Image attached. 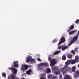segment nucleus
Instances as JSON below:
<instances>
[{"instance_id": "nucleus-21", "label": "nucleus", "mask_w": 79, "mask_h": 79, "mask_svg": "<svg viewBox=\"0 0 79 79\" xmlns=\"http://www.w3.org/2000/svg\"><path fill=\"white\" fill-rule=\"evenodd\" d=\"M2 76H3V77H4L5 78L6 77V73H2Z\"/></svg>"}, {"instance_id": "nucleus-5", "label": "nucleus", "mask_w": 79, "mask_h": 79, "mask_svg": "<svg viewBox=\"0 0 79 79\" xmlns=\"http://www.w3.org/2000/svg\"><path fill=\"white\" fill-rule=\"evenodd\" d=\"M32 56H29L27 58L26 60V62L28 63V62H29L30 61H31V63H35L36 61L35 60V59H32Z\"/></svg>"}, {"instance_id": "nucleus-25", "label": "nucleus", "mask_w": 79, "mask_h": 79, "mask_svg": "<svg viewBox=\"0 0 79 79\" xmlns=\"http://www.w3.org/2000/svg\"><path fill=\"white\" fill-rule=\"evenodd\" d=\"M75 23H76L77 24V23H79V20L78 19L76 21H75Z\"/></svg>"}, {"instance_id": "nucleus-23", "label": "nucleus", "mask_w": 79, "mask_h": 79, "mask_svg": "<svg viewBox=\"0 0 79 79\" xmlns=\"http://www.w3.org/2000/svg\"><path fill=\"white\" fill-rule=\"evenodd\" d=\"M66 56L65 55H63L62 56V60H66Z\"/></svg>"}, {"instance_id": "nucleus-30", "label": "nucleus", "mask_w": 79, "mask_h": 79, "mask_svg": "<svg viewBox=\"0 0 79 79\" xmlns=\"http://www.w3.org/2000/svg\"><path fill=\"white\" fill-rule=\"evenodd\" d=\"M75 51H77V50H78V48H75Z\"/></svg>"}, {"instance_id": "nucleus-16", "label": "nucleus", "mask_w": 79, "mask_h": 79, "mask_svg": "<svg viewBox=\"0 0 79 79\" xmlns=\"http://www.w3.org/2000/svg\"><path fill=\"white\" fill-rule=\"evenodd\" d=\"M32 72V70L31 69L27 70L26 72V73L28 75H31V73Z\"/></svg>"}, {"instance_id": "nucleus-19", "label": "nucleus", "mask_w": 79, "mask_h": 79, "mask_svg": "<svg viewBox=\"0 0 79 79\" xmlns=\"http://www.w3.org/2000/svg\"><path fill=\"white\" fill-rule=\"evenodd\" d=\"M60 52H61V51H57L55 52L54 53V55H57V54H58V53H59Z\"/></svg>"}, {"instance_id": "nucleus-14", "label": "nucleus", "mask_w": 79, "mask_h": 79, "mask_svg": "<svg viewBox=\"0 0 79 79\" xmlns=\"http://www.w3.org/2000/svg\"><path fill=\"white\" fill-rule=\"evenodd\" d=\"M75 76L74 77V78H77L78 77V76H79V71H77L75 73Z\"/></svg>"}, {"instance_id": "nucleus-32", "label": "nucleus", "mask_w": 79, "mask_h": 79, "mask_svg": "<svg viewBox=\"0 0 79 79\" xmlns=\"http://www.w3.org/2000/svg\"><path fill=\"white\" fill-rule=\"evenodd\" d=\"M51 57L49 56V57L48 58V60H51Z\"/></svg>"}, {"instance_id": "nucleus-35", "label": "nucleus", "mask_w": 79, "mask_h": 79, "mask_svg": "<svg viewBox=\"0 0 79 79\" xmlns=\"http://www.w3.org/2000/svg\"><path fill=\"white\" fill-rule=\"evenodd\" d=\"M26 73H24L23 74V76H26Z\"/></svg>"}, {"instance_id": "nucleus-33", "label": "nucleus", "mask_w": 79, "mask_h": 79, "mask_svg": "<svg viewBox=\"0 0 79 79\" xmlns=\"http://www.w3.org/2000/svg\"><path fill=\"white\" fill-rule=\"evenodd\" d=\"M51 79H56V77H53V78H52Z\"/></svg>"}, {"instance_id": "nucleus-28", "label": "nucleus", "mask_w": 79, "mask_h": 79, "mask_svg": "<svg viewBox=\"0 0 79 79\" xmlns=\"http://www.w3.org/2000/svg\"><path fill=\"white\" fill-rule=\"evenodd\" d=\"M52 76H51V75H49L48 76V78H50V77H52Z\"/></svg>"}, {"instance_id": "nucleus-3", "label": "nucleus", "mask_w": 79, "mask_h": 79, "mask_svg": "<svg viewBox=\"0 0 79 79\" xmlns=\"http://www.w3.org/2000/svg\"><path fill=\"white\" fill-rule=\"evenodd\" d=\"M48 65V63H42L40 64L39 65L38 67V70L39 71H42L43 70L42 69V67L43 66H47Z\"/></svg>"}, {"instance_id": "nucleus-4", "label": "nucleus", "mask_w": 79, "mask_h": 79, "mask_svg": "<svg viewBox=\"0 0 79 79\" xmlns=\"http://www.w3.org/2000/svg\"><path fill=\"white\" fill-rule=\"evenodd\" d=\"M70 69H71L70 68L68 67H66L61 68L60 69V71L63 73V74H64V73H67L68 71H69Z\"/></svg>"}, {"instance_id": "nucleus-8", "label": "nucleus", "mask_w": 79, "mask_h": 79, "mask_svg": "<svg viewBox=\"0 0 79 79\" xmlns=\"http://www.w3.org/2000/svg\"><path fill=\"white\" fill-rule=\"evenodd\" d=\"M77 38H78V36H74L73 37V39L71 40V43L68 44V45L70 46L72 44H74L76 42V41L77 40Z\"/></svg>"}, {"instance_id": "nucleus-9", "label": "nucleus", "mask_w": 79, "mask_h": 79, "mask_svg": "<svg viewBox=\"0 0 79 79\" xmlns=\"http://www.w3.org/2000/svg\"><path fill=\"white\" fill-rule=\"evenodd\" d=\"M57 69H58V68L56 67L52 68V72H53L54 74H59L60 73V72H58V71H57Z\"/></svg>"}, {"instance_id": "nucleus-10", "label": "nucleus", "mask_w": 79, "mask_h": 79, "mask_svg": "<svg viewBox=\"0 0 79 79\" xmlns=\"http://www.w3.org/2000/svg\"><path fill=\"white\" fill-rule=\"evenodd\" d=\"M68 48L67 46H62L58 47V49H62V51H64V50H65L66 49H67Z\"/></svg>"}, {"instance_id": "nucleus-31", "label": "nucleus", "mask_w": 79, "mask_h": 79, "mask_svg": "<svg viewBox=\"0 0 79 79\" xmlns=\"http://www.w3.org/2000/svg\"><path fill=\"white\" fill-rule=\"evenodd\" d=\"M38 61H41V60H40V58H38L37 59Z\"/></svg>"}, {"instance_id": "nucleus-11", "label": "nucleus", "mask_w": 79, "mask_h": 79, "mask_svg": "<svg viewBox=\"0 0 79 79\" xmlns=\"http://www.w3.org/2000/svg\"><path fill=\"white\" fill-rule=\"evenodd\" d=\"M65 42V38L64 37H62L60 40V41L58 44V45H60L62 43H63Z\"/></svg>"}, {"instance_id": "nucleus-13", "label": "nucleus", "mask_w": 79, "mask_h": 79, "mask_svg": "<svg viewBox=\"0 0 79 79\" xmlns=\"http://www.w3.org/2000/svg\"><path fill=\"white\" fill-rule=\"evenodd\" d=\"M14 67H15V68L19 67V65L18 64V61H15L14 62Z\"/></svg>"}, {"instance_id": "nucleus-1", "label": "nucleus", "mask_w": 79, "mask_h": 79, "mask_svg": "<svg viewBox=\"0 0 79 79\" xmlns=\"http://www.w3.org/2000/svg\"><path fill=\"white\" fill-rule=\"evenodd\" d=\"M9 69L11 70L12 69L14 74H12L11 76H9L8 77V79H15L16 77V74L17 73L18 70L16 69L13 68V67L12 68H9Z\"/></svg>"}, {"instance_id": "nucleus-18", "label": "nucleus", "mask_w": 79, "mask_h": 79, "mask_svg": "<svg viewBox=\"0 0 79 79\" xmlns=\"http://www.w3.org/2000/svg\"><path fill=\"white\" fill-rule=\"evenodd\" d=\"M76 70V66H73L72 68V71H75Z\"/></svg>"}, {"instance_id": "nucleus-27", "label": "nucleus", "mask_w": 79, "mask_h": 79, "mask_svg": "<svg viewBox=\"0 0 79 79\" xmlns=\"http://www.w3.org/2000/svg\"><path fill=\"white\" fill-rule=\"evenodd\" d=\"M57 41H58V40H57L56 39H55V40H53L52 41V42L54 43V42H57Z\"/></svg>"}, {"instance_id": "nucleus-34", "label": "nucleus", "mask_w": 79, "mask_h": 79, "mask_svg": "<svg viewBox=\"0 0 79 79\" xmlns=\"http://www.w3.org/2000/svg\"><path fill=\"white\" fill-rule=\"evenodd\" d=\"M60 79H62V76H60Z\"/></svg>"}, {"instance_id": "nucleus-22", "label": "nucleus", "mask_w": 79, "mask_h": 79, "mask_svg": "<svg viewBox=\"0 0 79 79\" xmlns=\"http://www.w3.org/2000/svg\"><path fill=\"white\" fill-rule=\"evenodd\" d=\"M74 28V26L73 25H72L70 27V30H72V29H73Z\"/></svg>"}, {"instance_id": "nucleus-20", "label": "nucleus", "mask_w": 79, "mask_h": 79, "mask_svg": "<svg viewBox=\"0 0 79 79\" xmlns=\"http://www.w3.org/2000/svg\"><path fill=\"white\" fill-rule=\"evenodd\" d=\"M47 73H51V70L50 69H48Z\"/></svg>"}, {"instance_id": "nucleus-24", "label": "nucleus", "mask_w": 79, "mask_h": 79, "mask_svg": "<svg viewBox=\"0 0 79 79\" xmlns=\"http://www.w3.org/2000/svg\"><path fill=\"white\" fill-rule=\"evenodd\" d=\"M78 59H79V56H75V60H78Z\"/></svg>"}, {"instance_id": "nucleus-17", "label": "nucleus", "mask_w": 79, "mask_h": 79, "mask_svg": "<svg viewBox=\"0 0 79 79\" xmlns=\"http://www.w3.org/2000/svg\"><path fill=\"white\" fill-rule=\"evenodd\" d=\"M67 57L68 58H72V55L70 54H68Z\"/></svg>"}, {"instance_id": "nucleus-15", "label": "nucleus", "mask_w": 79, "mask_h": 79, "mask_svg": "<svg viewBox=\"0 0 79 79\" xmlns=\"http://www.w3.org/2000/svg\"><path fill=\"white\" fill-rule=\"evenodd\" d=\"M64 79H72L70 75H66L65 76Z\"/></svg>"}, {"instance_id": "nucleus-29", "label": "nucleus", "mask_w": 79, "mask_h": 79, "mask_svg": "<svg viewBox=\"0 0 79 79\" xmlns=\"http://www.w3.org/2000/svg\"><path fill=\"white\" fill-rule=\"evenodd\" d=\"M41 77L40 79H46V78H44L43 77H42V76H41Z\"/></svg>"}, {"instance_id": "nucleus-6", "label": "nucleus", "mask_w": 79, "mask_h": 79, "mask_svg": "<svg viewBox=\"0 0 79 79\" xmlns=\"http://www.w3.org/2000/svg\"><path fill=\"white\" fill-rule=\"evenodd\" d=\"M29 68V66L27 65L23 64L21 65V71H23V72L26 71L28 68Z\"/></svg>"}, {"instance_id": "nucleus-7", "label": "nucleus", "mask_w": 79, "mask_h": 79, "mask_svg": "<svg viewBox=\"0 0 79 79\" xmlns=\"http://www.w3.org/2000/svg\"><path fill=\"white\" fill-rule=\"evenodd\" d=\"M50 65L51 66V67H53L55 64H56V63H57V62L56 60L53 59L50 61Z\"/></svg>"}, {"instance_id": "nucleus-26", "label": "nucleus", "mask_w": 79, "mask_h": 79, "mask_svg": "<svg viewBox=\"0 0 79 79\" xmlns=\"http://www.w3.org/2000/svg\"><path fill=\"white\" fill-rule=\"evenodd\" d=\"M71 52L72 53H73V54H75V52H74V51L73 50H72Z\"/></svg>"}, {"instance_id": "nucleus-12", "label": "nucleus", "mask_w": 79, "mask_h": 79, "mask_svg": "<svg viewBox=\"0 0 79 79\" xmlns=\"http://www.w3.org/2000/svg\"><path fill=\"white\" fill-rule=\"evenodd\" d=\"M77 31V30H73V31H70L69 30H67V32H69V35H72V34H74V33H76V32Z\"/></svg>"}, {"instance_id": "nucleus-2", "label": "nucleus", "mask_w": 79, "mask_h": 79, "mask_svg": "<svg viewBox=\"0 0 79 79\" xmlns=\"http://www.w3.org/2000/svg\"><path fill=\"white\" fill-rule=\"evenodd\" d=\"M78 60H68L65 63V65L67 66V65H69V64H75L76 62H78Z\"/></svg>"}]
</instances>
